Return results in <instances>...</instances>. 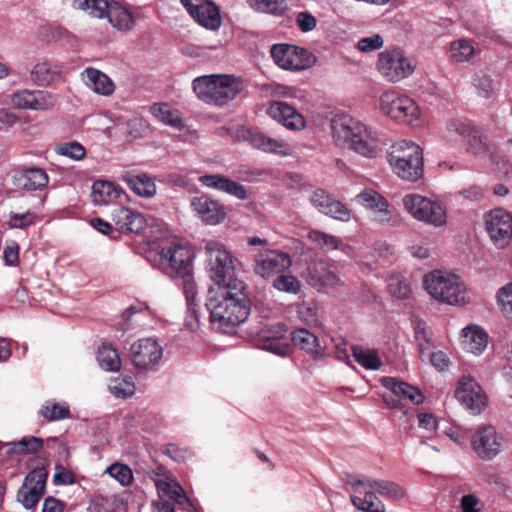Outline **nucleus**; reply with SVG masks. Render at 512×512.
Here are the masks:
<instances>
[{"label": "nucleus", "mask_w": 512, "mask_h": 512, "mask_svg": "<svg viewBox=\"0 0 512 512\" xmlns=\"http://www.w3.org/2000/svg\"><path fill=\"white\" fill-rule=\"evenodd\" d=\"M245 290L243 282L209 289L206 306L215 329L229 333L245 322L250 314V300Z\"/></svg>", "instance_id": "1"}, {"label": "nucleus", "mask_w": 512, "mask_h": 512, "mask_svg": "<svg viewBox=\"0 0 512 512\" xmlns=\"http://www.w3.org/2000/svg\"><path fill=\"white\" fill-rule=\"evenodd\" d=\"M345 487L351 492L350 500L354 507L364 512H385L384 504L374 492L392 500H399L404 496L398 484L364 475H346Z\"/></svg>", "instance_id": "2"}, {"label": "nucleus", "mask_w": 512, "mask_h": 512, "mask_svg": "<svg viewBox=\"0 0 512 512\" xmlns=\"http://www.w3.org/2000/svg\"><path fill=\"white\" fill-rule=\"evenodd\" d=\"M192 87L202 102L222 106L236 98L243 84L233 75L211 74L195 78Z\"/></svg>", "instance_id": "3"}, {"label": "nucleus", "mask_w": 512, "mask_h": 512, "mask_svg": "<svg viewBox=\"0 0 512 512\" xmlns=\"http://www.w3.org/2000/svg\"><path fill=\"white\" fill-rule=\"evenodd\" d=\"M423 284L428 294L441 303L452 306L468 303L466 285L456 274L434 270L424 276Z\"/></svg>", "instance_id": "4"}, {"label": "nucleus", "mask_w": 512, "mask_h": 512, "mask_svg": "<svg viewBox=\"0 0 512 512\" xmlns=\"http://www.w3.org/2000/svg\"><path fill=\"white\" fill-rule=\"evenodd\" d=\"M389 163L402 179L417 181L423 174L422 149L413 142L399 141L392 146Z\"/></svg>", "instance_id": "5"}, {"label": "nucleus", "mask_w": 512, "mask_h": 512, "mask_svg": "<svg viewBox=\"0 0 512 512\" xmlns=\"http://www.w3.org/2000/svg\"><path fill=\"white\" fill-rule=\"evenodd\" d=\"M379 110L388 118L399 123L415 125L421 118L417 102L397 90L384 91L378 100Z\"/></svg>", "instance_id": "6"}, {"label": "nucleus", "mask_w": 512, "mask_h": 512, "mask_svg": "<svg viewBox=\"0 0 512 512\" xmlns=\"http://www.w3.org/2000/svg\"><path fill=\"white\" fill-rule=\"evenodd\" d=\"M208 257L210 278L214 283L211 288L228 286L232 282H241L234 278L235 258L232 253L221 243L208 241L205 245Z\"/></svg>", "instance_id": "7"}, {"label": "nucleus", "mask_w": 512, "mask_h": 512, "mask_svg": "<svg viewBox=\"0 0 512 512\" xmlns=\"http://www.w3.org/2000/svg\"><path fill=\"white\" fill-rule=\"evenodd\" d=\"M160 268L170 278L187 276L193 271L195 253L191 246L179 241H172L160 252Z\"/></svg>", "instance_id": "8"}, {"label": "nucleus", "mask_w": 512, "mask_h": 512, "mask_svg": "<svg viewBox=\"0 0 512 512\" xmlns=\"http://www.w3.org/2000/svg\"><path fill=\"white\" fill-rule=\"evenodd\" d=\"M376 68L384 79L396 83L409 77L414 72L415 65L403 50L392 48L379 53Z\"/></svg>", "instance_id": "9"}, {"label": "nucleus", "mask_w": 512, "mask_h": 512, "mask_svg": "<svg viewBox=\"0 0 512 512\" xmlns=\"http://www.w3.org/2000/svg\"><path fill=\"white\" fill-rule=\"evenodd\" d=\"M405 210L416 220L441 227L446 223V211L436 201L419 194H407L402 199Z\"/></svg>", "instance_id": "10"}, {"label": "nucleus", "mask_w": 512, "mask_h": 512, "mask_svg": "<svg viewBox=\"0 0 512 512\" xmlns=\"http://www.w3.org/2000/svg\"><path fill=\"white\" fill-rule=\"evenodd\" d=\"M382 385L388 390L383 394V400L390 409H398L406 413L405 402L419 405L424 401L422 393L416 387L397 380L393 377L381 379Z\"/></svg>", "instance_id": "11"}, {"label": "nucleus", "mask_w": 512, "mask_h": 512, "mask_svg": "<svg viewBox=\"0 0 512 512\" xmlns=\"http://www.w3.org/2000/svg\"><path fill=\"white\" fill-rule=\"evenodd\" d=\"M48 472L44 467L31 470L17 492V501L27 510L34 509L46 492Z\"/></svg>", "instance_id": "12"}, {"label": "nucleus", "mask_w": 512, "mask_h": 512, "mask_svg": "<svg viewBox=\"0 0 512 512\" xmlns=\"http://www.w3.org/2000/svg\"><path fill=\"white\" fill-rule=\"evenodd\" d=\"M271 57L280 68L293 71L307 69L315 61L306 49L289 44L273 45Z\"/></svg>", "instance_id": "13"}, {"label": "nucleus", "mask_w": 512, "mask_h": 512, "mask_svg": "<svg viewBox=\"0 0 512 512\" xmlns=\"http://www.w3.org/2000/svg\"><path fill=\"white\" fill-rule=\"evenodd\" d=\"M163 357V348L154 338H142L130 347V358L133 365L142 370L156 366Z\"/></svg>", "instance_id": "14"}, {"label": "nucleus", "mask_w": 512, "mask_h": 512, "mask_svg": "<svg viewBox=\"0 0 512 512\" xmlns=\"http://www.w3.org/2000/svg\"><path fill=\"white\" fill-rule=\"evenodd\" d=\"M189 15L202 27L216 31L221 27L219 7L210 0H181Z\"/></svg>", "instance_id": "15"}, {"label": "nucleus", "mask_w": 512, "mask_h": 512, "mask_svg": "<svg viewBox=\"0 0 512 512\" xmlns=\"http://www.w3.org/2000/svg\"><path fill=\"white\" fill-rule=\"evenodd\" d=\"M486 229L494 242L503 248L512 237V215L501 209H494L486 215Z\"/></svg>", "instance_id": "16"}, {"label": "nucleus", "mask_w": 512, "mask_h": 512, "mask_svg": "<svg viewBox=\"0 0 512 512\" xmlns=\"http://www.w3.org/2000/svg\"><path fill=\"white\" fill-rule=\"evenodd\" d=\"M364 123L347 114H338L331 119V132L337 146L349 148L355 141Z\"/></svg>", "instance_id": "17"}, {"label": "nucleus", "mask_w": 512, "mask_h": 512, "mask_svg": "<svg viewBox=\"0 0 512 512\" xmlns=\"http://www.w3.org/2000/svg\"><path fill=\"white\" fill-rule=\"evenodd\" d=\"M456 398L472 414H479L486 407V396L481 386L469 376L461 378L456 390Z\"/></svg>", "instance_id": "18"}, {"label": "nucleus", "mask_w": 512, "mask_h": 512, "mask_svg": "<svg viewBox=\"0 0 512 512\" xmlns=\"http://www.w3.org/2000/svg\"><path fill=\"white\" fill-rule=\"evenodd\" d=\"M356 200L373 214V220L380 224H391L395 221L393 213L389 209L388 201L373 189H364Z\"/></svg>", "instance_id": "19"}, {"label": "nucleus", "mask_w": 512, "mask_h": 512, "mask_svg": "<svg viewBox=\"0 0 512 512\" xmlns=\"http://www.w3.org/2000/svg\"><path fill=\"white\" fill-rule=\"evenodd\" d=\"M309 283L316 289H337L343 285V281L337 274L333 264L319 260L308 269Z\"/></svg>", "instance_id": "20"}, {"label": "nucleus", "mask_w": 512, "mask_h": 512, "mask_svg": "<svg viewBox=\"0 0 512 512\" xmlns=\"http://www.w3.org/2000/svg\"><path fill=\"white\" fill-rule=\"evenodd\" d=\"M310 201L320 213L326 216L342 222H348L351 218L350 210L323 189L313 191Z\"/></svg>", "instance_id": "21"}, {"label": "nucleus", "mask_w": 512, "mask_h": 512, "mask_svg": "<svg viewBox=\"0 0 512 512\" xmlns=\"http://www.w3.org/2000/svg\"><path fill=\"white\" fill-rule=\"evenodd\" d=\"M292 261L288 254L275 250L266 251L260 254L254 264V272L265 279L283 272L289 268Z\"/></svg>", "instance_id": "22"}, {"label": "nucleus", "mask_w": 512, "mask_h": 512, "mask_svg": "<svg viewBox=\"0 0 512 512\" xmlns=\"http://www.w3.org/2000/svg\"><path fill=\"white\" fill-rule=\"evenodd\" d=\"M472 444L477 455L486 460L494 458L501 450L500 438L492 425L481 426L474 435Z\"/></svg>", "instance_id": "23"}, {"label": "nucleus", "mask_w": 512, "mask_h": 512, "mask_svg": "<svg viewBox=\"0 0 512 512\" xmlns=\"http://www.w3.org/2000/svg\"><path fill=\"white\" fill-rule=\"evenodd\" d=\"M191 206L198 217L207 225H217L226 217L224 205L208 195L193 198Z\"/></svg>", "instance_id": "24"}, {"label": "nucleus", "mask_w": 512, "mask_h": 512, "mask_svg": "<svg viewBox=\"0 0 512 512\" xmlns=\"http://www.w3.org/2000/svg\"><path fill=\"white\" fill-rule=\"evenodd\" d=\"M267 114L289 130H302L306 126L304 117L291 105L283 101H273Z\"/></svg>", "instance_id": "25"}, {"label": "nucleus", "mask_w": 512, "mask_h": 512, "mask_svg": "<svg viewBox=\"0 0 512 512\" xmlns=\"http://www.w3.org/2000/svg\"><path fill=\"white\" fill-rule=\"evenodd\" d=\"M157 478L154 479L159 500L169 499L173 501L175 505H178L182 510H189L191 508V502L187 498L184 489L171 477L157 473Z\"/></svg>", "instance_id": "26"}, {"label": "nucleus", "mask_w": 512, "mask_h": 512, "mask_svg": "<svg viewBox=\"0 0 512 512\" xmlns=\"http://www.w3.org/2000/svg\"><path fill=\"white\" fill-rule=\"evenodd\" d=\"M361 130L363 131L358 133L355 141H352L350 149L364 157L373 158L381 151L380 135L365 124Z\"/></svg>", "instance_id": "27"}, {"label": "nucleus", "mask_w": 512, "mask_h": 512, "mask_svg": "<svg viewBox=\"0 0 512 512\" xmlns=\"http://www.w3.org/2000/svg\"><path fill=\"white\" fill-rule=\"evenodd\" d=\"M112 220L120 230L139 233L146 227L143 214L128 207H117L112 212Z\"/></svg>", "instance_id": "28"}, {"label": "nucleus", "mask_w": 512, "mask_h": 512, "mask_svg": "<svg viewBox=\"0 0 512 512\" xmlns=\"http://www.w3.org/2000/svg\"><path fill=\"white\" fill-rule=\"evenodd\" d=\"M14 184L26 191L43 190L49 184V176L42 168H27L14 176Z\"/></svg>", "instance_id": "29"}, {"label": "nucleus", "mask_w": 512, "mask_h": 512, "mask_svg": "<svg viewBox=\"0 0 512 512\" xmlns=\"http://www.w3.org/2000/svg\"><path fill=\"white\" fill-rule=\"evenodd\" d=\"M199 181L208 188L227 193L237 199L244 200L247 198L245 187L225 176L219 174L203 175L199 178Z\"/></svg>", "instance_id": "30"}, {"label": "nucleus", "mask_w": 512, "mask_h": 512, "mask_svg": "<svg viewBox=\"0 0 512 512\" xmlns=\"http://www.w3.org/2000/svg\"><path fill=\"white\" fill-rule=\"evenodd\" d=\"M244 139L256 149L267 153H277L287 155L289 151L288 144L282 139H275L265 135L262 132L246 130Z\"/></svg>", "instance_id": "31"}, {"label": "nucleus", "mask_w": 512, "mask_h": 512, "mask_svg": "<svg viewBox=\"0 0 512 512\" xmlns=\"http://www.w3.org/2000/svg\"><path fill=\"white\" fill-rule=\"evenodd\" d=\"M120 179L124 181L128 187L140 197L151 198L156 193L155 182L145 173L136 174L131 171H124L121 173Z\"/></svg>", "instance_id": "32"}, {"label": "nucleus", "mask_w": 512, "mask_h": 512, "mask_svg": "<svg viewBox=\"0 0 512 512\" xmlns=\"http://www.w3.org/2000/svg\"><path fill=\"white\" fill-rule=\"evenodd\" d=\"M488 335L477 325H469L462 331L463 348L475 355L481 354L487 347Z\"/></svg>", "instance_id": "33"}, {"label": "nucleus", "mask_w": 512, "mask_h": 512, "mask_svg": "<svg viewBox=\"0 0 512 512\" xmlns=\"http://www.w3.org/2000/svg\"><path fill=\"white\" fill-rule=\"evenodd\" d=\"M291 341L294 346L315 358H322L325 355L318 338L305 328L295 329L291 333Z\"/></svg>", "instance_id": "34"}, {"label": "nucleus", "mask_w": 512, "mask_h": 512, "mask_svg": "<svg viewBox=\"0 0 512 512\" xmlns=\"http://www.w3.org/2000/svg\"><path fill=\"white\" fill-rule=\"evenodd\" d=\"M87 87L97 94L109 96L115 90L113 81L103 72L94 68H87L83 73Z\"/></svg>", "instance_id": "35"}, {"label": "nucleus", "mask_w": 512, "mask_h": 512, "mask_svg": "<svg viewBox=\"0 0 512 512\" xmlns=\"http://www.w3.org/2000/svg\"><path fill=\"white\" fill-rule=\"evenodd\" d=\"M149 111L164 125H168L176 129H182L184 127V121L181 113L177 109H173L167 103H154L150 106Z\"/></svg>", "instance_id": "36"}, {"label": "nucleus", "mask_w": 512, "mask_h": 512, "mask_svg": "<svg viewBox=\"0 0 512 512\" xmlns=\"http://www.w3.org/2000/svg\"><path fill=\"white\" fill-rule=\"evenodd\" d=\"M121 190L112 182L98 180L92 185L91 198L95 205H107L120 196Z\"/></svg>", "instance_id": "37"}, {"label": "nucleus", "mask_w": 512, "mask_h": 512, "mask_svg": "<svg viewBox=\"0 0 512 512\" xmlns=\"http://www.w3.org/2000/svg\"><path fill=\"white\" fill-rule=\"evenodd\" d=\"M308 239L315 243L320 249L324 251H332L335 249H339L342 252L349 255L352 252V247L348 244L341 242L338 238L333 235L318 231L312 230L308 233Z\"/></svg>", "instance_id": "38"}, {"label": "nucleus", "mask_w": 512, "mask_h": 512, "mask_svg": "<svg viewBox=\"0 0 512 512\" xmlns=\"http://www.w3.org/2000/svg\"><path fill=\"white\" fill-rule=\"evenodd\" d=\"M43 439L40 437L29 436L10 443H4L2 446L7 447L8 455H27L36 453L43 447Z\"/></svg>", "instance_id": "39"}, {"label": "nucleus", "mask_w": 512, "mask_h": 512, "mask_svg": "<svg viewBox=\"0 0 512 512\" xmlns=\"http://www.w3.org/2000/svg\"><path fill=\"white\" fill-rule=\"evenodd\" d=\"M107 19L113 27L121 31L130 30L134 25L133 15L116 2L111 3Z\"/></svg>", "instance_id": "40"}, {"label": "nucleus", "mask_w": 512, "mask_h": 512, "mask_svg": "<svg viewBox=\"0 0 512 512\" xmlns=\"http://www.w3.org/2000/svg\"><path fill=\"white\" fill-rule=\"evenodd\" d=\"M60 74L58 66L48 61L38 62L31 71L32 80L40 85L46 86L51 84Z\"/></svg>", "instance_id": "41"}, {"label": "nucleus", "mask_w": 512, "mask_h": 512, "mask_svg": "<svg viewBox=\"0 0 512 512\" xmlns=\"http://www.w3.org/2000/svg\"><path fill=\"white\" fill-rule=\"evenodd\" d=\"M100 366L106 371H118L121 366V360L117 349L111 344L104 343L98 349L97 355Z\"/></svg>", "instance_id": "42"}, {"label": "nucleus", "mask_w": 512, "mask_h": 512, "mask_svg": "<svg viewBox=\"0 0 512 512\" xmlns=\"http://www.w3.org/2000/svg\"><path fill=\"white\" fill-rule=\"evenodd\" d=\"M248 6L256 12L282 16L287 10L285 0H246Z\"/></svg>", "instance_id": "43"}, {"label": "nucleus", "mask_w": 512, "mask_h": 512, "mask_svg": "<svg viewBox=\"0 0 512 512\" xmlns=\"http://www.w3.org/2000/svg\"><path fill=\"white\" fill-rule=\"evenodd\" d=\"M111 3L107 0H75L74 7L76 9L86 11L94 18H107Z\"/></svg>", "instance_id": "44"}, {"label": "nucleus", "mask_w": 512, "mask_h": 512, "mask_svg": "<svg viewBox=\"0 0 512 512\" xmlns=\"http://www.w3.org/2000/svg\"><path fill=\"white\" fill-rule=\"evenodd\" d=\"M40 414L47 421H59L70 418V409L65 403L48 400L43 404Z\"/></svg>", "instance_id": "45"}, {"label": "nucleus", "mask_w": 512, "mask_h": 512, "mask_svg": "<svg viewBox=\"0 0 512 512\" xmlns=\"http://www.w3.org/2000/svg\"><path fill=\"white\" fill-rule=\"evenodd\" d=\"M467 139V151L476 156H482L488 153L489 145L487 143L486 135L476 128L471 130L466 137Z\"/></svg>", "instance_id": "46"}, {"label": "nucleus", "mask_w": 512, "mask_h": 512, "mask_svg": "<svg viewBox=\"0 0 512 512\" xmlns=\"http://www.w3.org/2000/svg\"><path fill=\"white\" fill-rule=\"evenodd\" d=\"M175 279L182 280V290L185 294L187 307H189L190 313H193L196 316V307L197 304V295L198 288L197 284L194 280L193 271L189 272L187 276H177Z\"/></svg>", "instance_id": "47"}, {"label": "nucleus", "mask_w": 512, "mask_h": 512, "mask_svg": "<svg viewBox=\"0 0 512 512\" xmlns=\"http://www.w3.org/2000/svg\"><path fill=\"white\" fill-rule=\"evenodd\" d=\"M474 126L467 120L452 119L445 124L442 135L447 141H452L455 135L465 138Z\"/></svg>", "instance_id": "48"}, {"label": "nucleus", "mask_w": 512, "mask_h": 512, "mask_svg": "<svg viewBox=\"0 0 512 512\" xmlns=\"http://www.w3.org/2000/svg\"><path fill=\"white\" fill-rule=\"evenodd\" d=\"M451 57L459 63L469 61L475 55L473 44L466 39H459L451 43Z\"/></svg>", "instance_id": "49"}, {"label": "nucleus", "mask_w": 512, "mask_h": 512, "mask_svg": "<svg viewBox=\"0 0 512 512\" xmlns=\"http://www.w3.org/2000/svg\"><path fill=\"white\" fill-rule=\"evenodd\" d=\"M353 356L355 360L365 369L378 370L382 362L378 357L375 350H363L360 348L352 347Z\"/></svg>", "instance_id": "50"}, {"label": "nucleus", "mask_w": 512, "mask_h": 512, "mask_svg": "<svg viewBox=\"0 0 512 512\" xmlns=\"http://www.w3.org/2000/svg\"><path fill=\"white\" fill-rule=\"evenodd\" d=\"M389 293L397 299H408L412 289L408 281L402 276H391L388 278Z\"/></svg>", "instance_id": "51"}, {"label": "nucleus", "mask_w": 512, "mask_h": 512, "mask_svg": "<svg viewBox=\"0 0 512 512\" xmlns=\"http://www.w3.org/2000/svg\"><path fill=\"white\" fill-rule=\"evenodd\" d=\"M110 392L118 398H126L134 394L135 385L129 377H116L109 384Z\"/></svg>", "instance_id": "52"}, {"label": "nucleus", "mask_w": 512, "mask_h": 512, "mask_svg": "<svg viewBox=\"0 0 512 512\" xmlns=\"http://www.w3.org/2000/svg\"><path fill=\"white\" fill-rule=\"evenodd\" d=\"M106 473L119 482L122 486H128L133 481V472L131 468L122 463L111 464L107 469Z\"/></svg>", "instance_id": "53"}, {"label": "nucleus", "mask_w": 512, "mask_h": 512, "mask_svg": "<svg viewBox=\"0 0 512 512\" xmlns=\"http://www.w3.org/2000/svg\"><path fill=\"white\" fill-rule=\"evenodd\" d=\"M147 312V316L151 314L148 305L142 302H138L130 305L122 314V322L120 323L121 329L123 331L129 330L134 327L133 317L136 314H141Z\"/></svg>", "instance_id": "54"}, {"label": "nucleus", "mask_w": 512, "mask_h": 512, "mask_svg": "<svg viewBox=\"0 0 512 512\" xmlns=\"http://www.w3.org/2000/svg\"><path fill=\"white\" fill-rule=\"evenodd\" d=\"M497 303L502 314L512 320V283H508L498 290Z\"/></svg>", "instance_id": "55"}, {"label": "nucleus", "mask_w": 512, "mask_h": 512, "mask_svg": "<svg viewBox=\"0 0 512 512\" xmlns=\"http://www.w3.org/2000/svg\"><path fill=\"white\" fill-rule=\"evenodd\" d=\"M415 340L419 347V351L421 354H424L426 350H429L431 335L427 329V325L424 321L420 319H415L413 321Z\"/></svg>", "instance_id": "56"}, {"label": "nucleus", "mask_w": 512, "mask_h": 512, "mask_svg": "<svg viewBox=\"0 0 512 512\" xmlns=\"http://www.w3.org/2000/svg\"><path fill=\"white\" fill-rule=\"evenodd\" d=\"M273 287L281 292L297 294L301 290V282L292 275H279L273 281Z\"/></svg>", "instance_id": "57"}, {"label": "nucleus", "mask_w": 512, "mask_h": 512, "mask_svg": "<svg viewBox=\"0 0 512 512\" xmlns=\"http://www.w3.org/2000/svg\"><path fill=\"white\" fill-rule=\"evenodd\" d=\"M36 221V214L30 210L23 213L11 212L8 225L12 229H25Z\"/></svg>", "instance_id": "58"}, {"label": "nucleus", "mask_w": 512, "mask_h": 512, "mask_svg": "<svg viewBox=\"0 0 512 512\" xmlns=\"http://www.w3.org/2000/svg\"><path fill=\"white\" fill-rule=\"evenodd\" d=\"M56 152L59 155L76 161L82 160L86 155L84 147L78 142L60 144L57 146Z\"/></svg>", "instance_id": "59"}, {"label": "nucleus", "mask_w": 512, "mask_h": 512, "mask_svg": "<svg viewBox=\"0 0 512 512\" xmlns=\"http://www.w3.org/2000/svg\"><path fill=\"white\" fill-rule=\"evenodd\" d=\"M474 86L476 87L479 95L484 98H491L496 94L497 89L493 80L485 74H478L475 76Z\"/></svg>", "instance_id": "60"}, {"label": "nucleus", "mask_w": 512, "mask_h": 512, "mask_svg": "<svg viewBox=\"0 0 512 512\" xmlns=\"http://www.w3.org/2000/svg\"><path fill=\"white\" fill-rule=\"evenodd\" d=\"M35 91L22 90L11 96V104L15 108L33 110Z\"/></svg>", "instance_id": "61"}, {"label": "nucleus", "mask_w": 512, "mask_h": 512, "mask_svg": "<svg viewBox=\"0 0 512 512\" xmlns=\"http://www.w3.org/2000/svg\"><path fill=\"white\" fill-rule=\"evenodd\" d=\"M57 102L56 97L47 91H35L33 110H47Z\"/></svg>", "instance_id": "62"}, {"label": "nucleus", "mask_w": 512, "mask_h": 512, "mask_svg": "<svg viewBox=\"0 0 512 512\" xmlns=\"http://www.w3.org/2000/svg\"><path fill=\"white\" fill-rule=\"evenodd\" d=\"M298 316L300 320L308 325H320L318 309L307 304H302L298 308Z\"/></svg>", "instance_id": "63"}, {"label": "nucleus", "mask_w": 512, "mask_h": 512, "mask_svg": "<svg viewBox=\"0 0 512 512\" xmlns=\"http://www.w3.org/2000/svg\"><path fill=\"white\" fill-rule=\"evenodd\" d=\"M384 44L383 38L379 34L362 38L358 41L357 47L362 52H372L380 49Z\"/></svg>", "instance_id": "64"}]
</instances>
